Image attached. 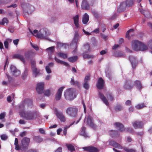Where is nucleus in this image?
Listing matches in <instances>:
<instances>
[{"mask_svg":"<svg viewBox=\"0 0 152 152\" xmlns=\"http://www.w3.org/2000/svg\"><path fill=\"white\" fill-rule=\"evenodd\" d=\"M26 102H29L31 104L32 103V101L31 100H25L19 105V108L20 111L19 113L20 116L27 120H32L39 117V113L36 111L25 112L24 108L25 104Z\"/></svg>","mask_w":152,"mask_h":152,"instance_id":"obj_1","label":"nucleus"},{"mask_svg":"<svg viewBox=\"0 0 152 152\" xmlns=\"http://www.w3.org/2000/svg\"><path fill=\"white\" fill-rule=\"evenodd\" d=\"M66 112L69 116L75 118L77 117L78 115V109L76 106H71L66 109Z\"/></svg>","mask_w":152,"mask_h":152,"instance_id":"obj_2","label":"nucleus"},{"mask_svg":"<svg viewBox=\"0 0 152 152\" xmlns=\"http://www.w3.org/2000/svg\"><path fill=\"white\" fill-rule=\"evenodd\" d=\"M75 91L74 89L72 88H70L65 91L64 95L66 99L71 100L75 97Z\"/></svg>","mask_w":152,"mask_h":152,"instance_id":"obj_3","label":"nucleus"},{"mask_svg":"<svg viewBox=\"0 0 152 152\" xmlns=\"http://www.w3.org/2000/svg\"><path fill=\"white\" fill-rule=\"evenodd\" d=\"M115 128L118 129V130L121 132H122L124 130L126 132L130 133H133L134 132V131L132 128H127L126 129L124 128L123 125L121 123L119 122H116L114 124Z\"/></svg>","mask_w":152,"mask_h":152,"instance_id":"obj_4","label":"nucleus"},{"mask_svg":"<svg viewBox=\"0 0 152 152\" xmlns=\"http://www.w3.org/2000/svg\"><path fill=\"white\" fill-rule=\"evenodd\" d=\"M84 120L88 126L94 129H96V126L94 123L91 116L90 115L88 116L85 118Z\"/></svg>","mask_w":152,"mask_h":152,"instance_id":"obj_5","label":"nucleus"},{"mask_svg":"<svg viewBox=\"0 0 152 152\" xmlns=\"http://www.w3.org/2000/svg\"><path fill=\"white\" fill-rule=\"evenodd\" d=\"M30 142V139L24 137L22 139L21 142L20 147L22 148H27Z\"/></svg>","mask_w":152,"mask_h":152,"instance_id":"obj_6","label":"nucleus"},{"mask_svg":"<svg viewBox=\"0 0 152 152\" xmlns=\"http://www.w3.org/2000/svg\"><path fill=\"white\" fill-rule=\"evenodd\" d=\"M55 112V114L57 118H58L62 122H65L66 120V118L63 113L61 111H58L56 109Z\"/></svg>","mask_w":152,"mask_h":152,"instance_id":"obj_7","label":"nucleus"},{"mask_svg":"<svg viewBox=\"0 0 152 152\" xmlns=\"http://www.w3.org/2000/svg\"><path fill=\"white\" fill-rule=\"evenodd\" d=\"M10 69L13 76L17 77L20 75V71L15 66L12 65L10 66Z\"/></svg>","mask_w":152,"mask_h":152,"instance_id":"obj_8","label":"nucleus"},{"mask_svg":"<svg viewBox=\"0 0 152 152\" xmlns=\"http://www.w3.org/2000/svg\"><path fill=\"white\" fill-rule=\"evenodd\" d=\"M140 42L137 40H133L132 42V47L135 50H139V47L141 43Z\"/></svg>","mask_w":152,"mask_h":152,"instance_id":"obj_9","label":"nucleus"},{"mask_svg":"<svg viewBox=\"0 0 152 152\" xmlns=\"http://www.w3.org/2000/svg\"><path fill=\"white\" fill-rule=\"evenodd\" d=\"M44 84L43 82H40L37 83L36 87V90L39 94L44 92Z\"/></svg>","mask_w":152,"mask_h":152,"instance_id":"obj_10","label":"nucleus"},{"mask_svg":"<svg viewBox=\"0 0 152 152\" xmlns=\"http://www.w3.org/2000/svg\"><path fill=\"white\" fill-rule=\"evenodd\" d=\"M105 85V82L102 77H100L98 79L96 84V86L99 89H102L104 88Z\"/></svg>","mask_w":152,"mask_h":152,"instance_id":"obj_11","label":"nucleus"},{"mask_svg":"<svg viewBox=\"0 0 152 152\" xmlns=\"http://www.w3.org/2000/svg\"><path fill=\"white\" fill-rule=\"evenodd\" d=\"M134 84L131 80H126L124 86V88L126 90H131L133 88Z\"/></svg>","mask_w":152,"mask_h":152,"instance_id":"obj_12","label":"nucleus"},{"mask_svg":"<svg viewBox=\"0 0 152 152\" xmlns=\"http://www.w3.org/2000/svg\"><path fill=\"white\" fill-rule=\"evenodd\" d=\"M90 80V75L85 76L84 83H83V86L84 88L88 90L89 88V82Z\"/></svg>","mask_w":152,"mask_h":152,"instance_id":"obj_13","label":"nucleus"},{"mask_svg":"<svg viewBox=\"0 0 152 152\" xmlns=\"http://www.w3.org/2000/svg\"><path fill=\"white\" fill-rule=\"evenodd\" d=\"M65 87L62 86L60 87L58 90V91L55 95V99L57 101L60 100L61 98L62 91Z\"/></svg>","mask_w":152,"mask_h":152,"instance_id":"obj_14","label":"nucleus"},{"mask_svg":"<svg viewBox=\"0 0 152 152\" xmlns=\"http://www.w3.org/2000/svg\"><path fill=\"white\" fill-rule=\"evenodd\" d=\"M127 6L125 2H122L121 3L119 6L118 8L117 11L119 13L125 11Z\"/></svg>","mask_w":152,"mask_h":152,"instance_id":"obj_15","label":"nucleus"},{"mask_svg":"<svg viewBox=\"0 0 152 152\" xmlns=\"http://www.w3.org/2000/svg\"><path fill=\"white\" fill-rule=\"evenodd\" d=\"M83 149L88 152H99L98 148L93 146H88L83 148Z\"/></svg>","mask_w":152,"mask_h":152,"instance_id":"obj_16","label":"nucleus"},{"mask_svg":"<svg viewBox=\"0 0 152 152\" xmlns=\"http://www.w3.org/2000/svg\"><path fill=\"white\" fill-rule=\"evenodd\" d=\"M90 5L86 0H83L82 1L81 5V8L83 9L88 10L90 8Z\"/></svg>","mask_w":152,"mask_h":152,"instance_id":"obj_17","label":"nucleus"},{"mask_svg":"<svg viewBox=\"0 0 152 152\" xmlns=\"http://www.w3.org/2000/svg\"><path fill=\"white\" fill-rule=\"evenodd\" d=\"M132 125L135 129L142 128L143 126V123L141 121H136L132 123Z\"/></svg>","mask_w":152,"mask_h":152,"instance_id":"obj_18","label":"nucleus"},{"mask_svg":"<svg viewBox=\"0 0 152 152\" xmlns=\"http://www.w3.org/2000/svg\"><path fill=\"white\" fill-rule=\"evenodd\" d=\"M129 60L131 61L133 68L134 69L136 66L137 62L136 58L133 56H130L129 57Z\"/></svg>","mask_w":152,"mask_h":152,"instance_id":"obj_19","label":"nucleus"},{"mask_svg":"<svg viewBox=\"0 0 152 152\" xmlns=\"http://www.w3.org/2000/svg\"><path fill=\"white\" fill-rule=\"evenodd\" d=\"M86 128L84 126H82L81 128L80 135L83 136L85 138H89L90 137L86 132Z\"/></svg>","mask_w":152,"mask_h":152,"instance_id":"obj_20","label":"nucleus"},{"mask_svg":"<svg viewBox=\"0 0 152 152\" xmlns=\"http://www.w3.org/2000/svg\"><path fill=\"white\" fill-rule=\"evenodd\" d=\"M99 96L100 98L105 104L107 106L109 105V103L108 100L103 94L101 92H99Z\"/></svg>","mask_w":152,"mask_h":152,"instance_id":"obj_21","label":"nucleus"},{"mask_svg":"<svg viewBox=\"0 0 152 152\" xmlns=\"http://www.w3.org/2000/svg\"><path fill=\"white\" fill-rule=\"evenodd\" d=\"M12 58H16L19 59L23 62H25V58L23 56L19 54H14Z\"/></svg>","mask_w":152,"mask_h":152,"instance_id":"obj_22","label":"nucleus"},{"mask_svg":"<svg viewBox=\"0 0 152 152\" xmlns=\"http://www.w3.org/2000/svg\"><path fill=\"white\" fill-rule=\"evenodd\" d=\"M33 140L37 143H40L43 140V138L40 136H33Z\"/></svg>","mask_w":152,"mask_h":152,"instance_id":"obj_23","label":"nucleus"},{"mask_svg":"<svg viewBox=\"0 0 152 152\" xmlns=\"http://www.w3.org/2000/svg\"><path fill=\"white\" fill-rule=\"evenodd\" d=\"M140 12L144 15L145 17L148 18L150 17V12L147 10H144L142 9H139Z\"/></svg>","mask_w":152,"mask_h":152,"instance_id":"obj_24","label":"nucleus"},{"mask_svg":"<svg viewBox=\"0 0 152 152\" xmlns=\"http://www.w3.org/2000/svg\"><path fill=\"white\" fill-rule=\"evenodd\" d=\"M89 16L86 13H85L82 19V22L83 24H86L89 20Z\"/></svg>","mask_w":152,"mask_h":152,"instance_id":"obj_25","label":"nucleus"},{"mask_svg":"<svg viewBox=\"0 0 152 152\" xmlns=\"http://www.w3.org/2000/svg\"><path fill=\"white\" fill-rule=\"evenodd\" d=\"M34 55L33 52L32 50H30L26 52L25 54L26 59H28L30 58L32 56Z\"/></svg>","mask_w":152,"mask_h":152,"instance_id":"obj_26","label":"nucleus"},{"mask_svg":"<svg viewBox=\"0 0 152 152\" xmlns=\"http://www.w3.org/2000/svg\"><path fill=\"white\" fill-rule=\"evenodd\" d=\"M73 20L74 21V23L75 24V26L77 28H78L79 26V24L78 23L79 21V16L77 15H76L75 16L73 17Z\"/></svg>","mask_w":152,"mask_h":152,"instance_id":"obj_27","label":"nucleus"},{"mask_svg":"<svg viewBox=\"0 0 152 152\" xmlns=\"http://www.w3.org/2000/svg\"><path fill=\"white\" fill-rule=\"evenodd\" d=\"M54 59L55 61L58 63L60 64H63L65 66H68L69 64L66 62H64L63 61H61L57 58L56 57H55L54 58Z\"/></svg>","mask_w":152,"mask_h":152,"instance_id":"obj_28","label":"nucleus"},{"mask_svg":"<svg viewBox=\"0 0 152 152\" xmlns=\"http://www.w3.org/2000/svg\"><path fill=\"white\" fill-rule=\"evenodd\" d=\"M134 84L137 87V88L140 90L142 88V85L140 81L138 80H136L134 82Z\"/></svg>","mask_w":152,"mask_h":152,"instance_id":"obj_29","label":"nucleus"},{"mask_svg":"<svg viewBox=\"0 0 152 152\" xmlns=\"http://www.w3.org/2000/svg\"><path fill=\"white\" fill-rule=\"evenodd\" d=\"M127 7H132L134 3V0H126L125 2Z\"/></svg>","mask_w":152,"mask_h":152,"instance_id":"obj_30","label":"nucleus"},{"mask_svg":"<svg viewBox=\"0 0 152 152\" xmlns=\"http://www.w3.org/2000/svg\"><path fill=\"white\" fill-rule=\"evenodd\" d=\"M139 48V50L145 51L148 49V47L141 42Z\"/></svg>","mask_w":152,"mask_h":152,"instance_id":"obj_31","label":"nucleus"},{"mask_svg":"<svg viewBox=\"0 0 152 152\" xmlns=\"http://www.w3.org/2000/svg\"><path fill=\"white\" fill-rule=\"evenodd\" d=\"M66 146L68 150L71 152H72L75 150L74 146L72 144H67L66 145Z\"/></svg>","mask_w":152,"mask_h":152,"instance_id":"obj_32","label":"nucleus"},{"mask_svg":"<svg viewBox=\"0 0 152 152\" xmlns=\"http://www.w3.org/2000/svg\"><path fill=\"white\" fill-rule=\"evenodd\" d=\"M33 75L35 77H36L39 72V70H38L37 68L35 67L32 68Z\"/></svg>","mask_w":152,"mask_h":152,"instance_id":"obj_33","label":"nucleus"},{"mask_svg":"<svg viewBox=\"0 0 152 152\" xmlns=\"http://www.w3.org/2000/svg\"><path fill=\"white\" fill-rule=\"evenodd\" d=\"M83 49L85 53H88L90 51V46L88 43H86L83 46Z\"/></svg>","mask_w":152,"mask_h":152,"instance_id":"obj_34","label":"nucleus"},{"mask_svg":"<svg viewBox=\"0 0 152 152\" xmlns=\"http://www.w3.org/2000/svg\"><path fill=\"white\" fill-rule=\"evenodd\" d=\"M77 56H74L69 58L68 60L71 62L73 63L77 61Z\"/></svg>","mask_w":152,"mask_h":152,"instance_id":"obj_35","label":"nucleus"},{"mask_svg":"<svg viewBox=\"0 0 152 152\" xmlns=\"http://www.w3.org/2000/svg\"><path fill=\"white\" fill-rule=\"evenodd\" d=\"M70 83L71 85H77V86H79V83L78 81H75L74 80L73 77H72L71 78Z\"/></svg>","mask_w":152,"mask_h":152,"instance_id":"obj_36","label":"nucleus"},{"mask_svg":"<svg viewBox=\"0 0 152 152\" xmlns=\"http://www.w3.org/2000/svg\"><path fill=\"white\" fill-rule=\"evenodd\" d=\"M106 95L107 98L111 101H113L114 99V97L111 93L108 92Z\"/></svg>","mask_w":152,"mask_h":152,"instance_id":"obj_37","label":"nucleus"},{"mask_svg":"<svg viewBox=\"0 0 152 152\" xmlns=\"http://www.w3.org/2000/svg\"><path fill=\"white\" fill-rule=\"evenodd\" d=\"M145 107H146V106L144 103L138 104L136 106V107L138 109H140Z\"/></svg>","mask_w":152,"mask_h":152,"instance_id":"obj_38","label":"nucleus"},{"mask_svg":"<svg viewBox=\"0 0 152 152\" xmlns=\"http://www.w3.org/2000/svg\"><path fill=\"white\" fill-rule=\"evenodd\" d=\"M123 149L126 152H136V150L133 148H129L126 147H124Z\"/></svg>","mask_w":152,"mask_h":152,"instance_id":"obj_39","label":"nucleus"},{"mask_svg":"<svg viewBox=\"0 0 152 152\" xmlns=\"http://www.w3.org/2000/svg\"><path fill=\"white\" fill-rule=\"evenodd\" d=\"M58 56L64 59H66L67 58V55L66 54L63 53H58Z\"/></svg>","mask_w":152,"mask_h":152,"instance_id":"obj_40","label":"nucleus"},{"mask_svg":"<svg viewBox=\"0 0 152 152\" xmlns=\"http://www.w3.org/2000/svg\"><path fill=\"white\" fill-rule=\"evenodd\" d=\"M8 40L9 41L11 42L12 41V40L10 39H7L6 40H5L4 42V47L5 48L7 49H8V41H7Z\"/></svg>","mask_w":152,"mask_h":152,"instance_id":"obj_41","label":"nucleus"},{"mask_svg":"<svg viewBox=\"0 0 152 152\" xmlns=\"http://www.w3.org/2000/svg\"><path fill=\"white\" fill-rule=\"evenodd\" d=\"M91 12L96 18H99V15L96 11L93 10L91 11Z\"/></svg>","mask_w":152,"mask_h":152,"instance_id":"obj_42","label":"nucleus"},{"mask_svg":"<svg viewBox=\"0 0 152 152\" xmlns=\"http://www.w3.org/2000/svg\"><path fill=\"white\" fill-rule=\"evenodd\" d=\"M78 34L77 32H75V36L73 39V41H74L75 43H77V41L78 38Z\"/></svg>","mask_w":152,"mask_h":152,"instance_id":"obj_43","label":"nucleus"},{"mask_svg":"<svg viewBox=\"0 0 152 152\" xmlns=\"http://www.w3.org/2000/svg\"><path fill=\"white\" fill-rule=\"evenodd\" d=\"M114 147L119 149H122L123 148L121 145L117 142L115 143Z\"/></svg>","mask_w":152,"mask_h":152,"instance_id":"obj_44","label":"nucleus"},{"mask_svg":"<svg viewBox=\"0 0 152 152\" xmlns=\"http://www.w3.org/2000/svg\"><path fill=\"white\" fill-rule=\"evenodd\" d=\"M28 75V71L26 69L24 73L22 75V77L23 79H25L26 78Z\"/></svg>","mask_w":152,"mask_h":152,"instance_id":"obj_45","label":"nucleus"},{"mask_svg":"<svg viewBox=\"0 0 152 152\" xmlns=\"http://www.w3.org/2000/svg\"><path fill=\"white\" fill-rule=\"evenodd\" d=\"M122 108V107L120 104H117L115 107V110L116 111H120Z\"/></svg>","mask_w":152,"mask_h":152,"instance_id":"obj_46","label":"nucleus"},{"mask_svg":"<svg viewBox=\"0 0 152 152\" xmlns=\"http://www.w3.org/2000/svg\"><path fill=\"white\" fill-rule=\"evenodd\" d=\"M54 47H51L47 48L46 49V50L48 52L52 53L53 52Z\"/></svg>","mask_w":152,"mask_h":152,"instance_id":"obj_47","label":"nucleus"},{"mask_svg":"<svg viewBox=\"0 0 152 152\" xmlns=\"http://www.w3.org/2000/svg\"><path fill=\"white\" fill-rule=\"evenodd\" d=\"M134 31V29H131L129 30L128 31H127L126 33V38H128L129 37V33L131 32H133Z\"/></svg>","mask_w":152,"mask_h":152,"instance_id":"obj_48","label":"nucleus"},{"mask_svg":"<svg viewBox=\"0 0 152 152\" xmlns=\"http://www.w3.org/2000/svg\"><path fill=\"white\" fill-rule=\"evenodd\" d=\"M0 137L2 140H7L8 138L7 136L4 134L1 135Z\"/></svg>","mask_w":152,"mask_h":152,"instance_id":"obj_49","label":"nucleus"},{"mask_svg":"<svg viewBox=\"0 0 152 152\" xmlns=\"http://www.w3.org/2000/svg\"><path fill=\"white\" fill-rule=\"evenodd\" d=\"M83 57L84 58H93L94 56L93 55H90L88 54H84Z\"/></svg>","mask_w":152,"mask_h":152,"instance_id":"obj_50","label":"nucleus"},{"mask_svg":"<svg viewBox=\"0 0 152 152\" xmlns=\"http://www.w3.org/2000/svg\"><path fill=\"white\" fill-rule=\"evenodd\" d=\"M45 70L49 74L51 72V70L48 66H47L45 67Z\"/></svg>","mask_w":152,"mask_h":152,"instance_id":"obj_51","label":"nucleus"},{"mask_svg":"<svg viewBox=\"0 0 152 152\" xmlns=\"http://www.w3.org/2000/svg\"><path fill=\"white\" fill-rule=\"evenodd\" d=\"M148 45L151 49V52L152 53V40H151L149 41Z\"/></svg>","mask_w":152,"mask_h":152,"instance_id":"obj_52","label":"nucleus"},{"mask_svg":"<svg viewBox=\"0 0 152 152\" xmlns=\"http://www.w3.org/2000/svg\"><path fill=\"white\" fill-rule=\"evenodd\" d=\"M31 64L32 68L36 67V62L34 61L33 60H31Z\"/></svg>","mask_w":152,"mask_h":152,"instance_id":"obj_53","label":"nucleus"},{"mask_svg":"<svg viewBox=\"0 0 152 152\" xmlns=\"http://www.w3.org/2000/svg\"><path fill=\"white\" fill-rule=\"evenodd\" d=\"M5 116V114L4 113H1L0 114V119L2 120L4 119Z\"/></svg>","mask_w":152,"mask_h":152,"instance_id":"obj_54","label":"nucleus"},{"mask_svg":"<svg viewBox=\"0 0 152 152\" xmlns=\"http://www.w3.org/2000/svg\"><path fill=\"white\" fill-rule=\"evenodd\" d=\"M8 30L11 33H13L14 31V28L12 26H10Z\"/></svg>","mask_w":152,"mask_h":152,"instance_id":"obj_55","label":"nucleus"},{"mask_svg":"<svg viewBox=\"0 0 152 152\" xmlns=\"http://www.w3.org/2000/svg\"><path fill=\"white\" fill-rule=\"evenodd\" d=\"M32 47L34 48L36 50H38L39 49V47L37 45H34L32 43H31Z\"/></svg>","mask_w":152,"mask_h":152,"instance_id":"obj_56","label":"nucleus"},{"mask_svg":"<svg viewBox=\"0 0 152 152\" xmlns=\"http://www.w3.org/2000/svg\"><path fill=\"white\" fill-rule=\"evenodd\" d=\"M50 91L48 89L45 91L44 93L45 95L48 96L50 95Z\"/></svg>","mask_w":152,"mask_h":152,"instance_id":"obj_57","label":"nucleus"},{"mask_svg":"<svg viewBox=\"0 0 152 152\" xmlns=\"http://www.w3.org/2000/svg\"><path fill=\"white\" fill-rule=\"evenodd\" d=\"M116 142L114 141L111 140L109 141V144L110 145L114 147V146Z\"/></svg>","mask_w":152,"mask_h":152,"instance_id":"obj_58","label":"nucleus"},{"mask_svg":"<svg viewBox=\"0 0 152 152\" xmlns=\"http://www.w3.org/2000/svg\"><path fill=\"white\" fill-rule=\"evenodd\" d=\"M2 21L4 23V24L5 23H8V21L7 18H3L2 20Z\"/></svg>","mask_w":152,"mask_h":152,"instance_id":"obj_59","label":"nucleus"},{"mask_svg":"<svg viewBox=\"0 0 152 152\" xmlns=\"http://www.w3.org/2000/svg\"><path fill=\"white\" fill-rule=\"evenodd\" d=\"M67 126H66L64 127V130H63V134L64 135H66L67 133V130L68 128Z\"/></svg>","mask_w":152,"mask_h":152,"instance_id":"obj_60","label":"nucleus"},{"mask_svg":"<svg viewBox=\"0 0 152 152\" xmlns=\"http://www.w3.org/2000/svg\"><path fill=\"white\" fill-rule=\"evenodd\" d=\"M125 104L126 105H131V101L129 100H127L126 101Z\"/></svg>","mask_w":152,"mask_h":152,"instance_id":"obj_61","label":"nucleus"},{"mask_svg":"<svg viewBox=\"0 0 152 152\" xmlns=\"http://www.w3.org/2000/svg\"><path fill=\"white\" fill-rule=\"evenodd\" d=\"M39 132L40 133L42 134H45V131L42 128L39 129Z\"/></svg>","mask_w":152,"mask_h":152,"instance_id":"obj_62","label":"nucleus"},{"mask_svg":"<svg viewBox=\"0 0 152 152\" xmlns=\"http://www.w3.org/2000/svg\"><path fill=\"white\" fill-rule=\"evenodd\" d=\"M62 148L61 147H58L55 152H62Z\"/></svg>","mask_w":152,"mask_h":152,"instance_id":"obj_63","label":"nucleus"},{"mask_svg":"<svg viewBox=\"0 0 152 152\" xmlns=\"http://www.w3.org/2000/svg\"><path fill=\"white\" fill-rule=\"evenodd\" d=\"M36 37L38 38H42L43 37V35L42 34H37Z\"/></svg>","mask_w":152,"mask_h":152,"instance_id":"obj_64","label":"nucleus"}]
</instances>
